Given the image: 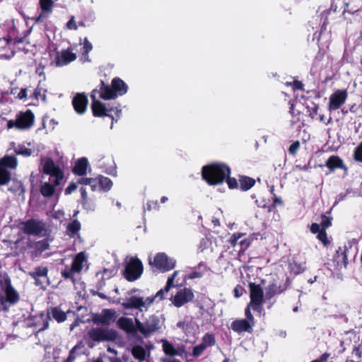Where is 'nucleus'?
Returning a JSON list of instances; mask_svg holds the SVG:
<instances>
[{"label":"nucleus","instance_id":"obj_54","mask_svg":"<svg viewBox=\"0 0 362 362\" xmlns=\"http://www.w3.org/2000/svg\"><path fill=\"white\" fill-rule=\"evenodd\" d=\"M300 147V143L299 141H294L288 148L289 154L295 156Z\"/></svg>","mask_w":362,"mask_h":362},{"label":"nucleus","instance_id":"obj_18","mask_svg":"<svg viewBox=\"0 0 362 362\" xmlns=\"http://www.w3.org/2000/svg\"><path fill=\"white\" fill-rule=\"evenodd\" d=\"M288 286V279L284 284H277L275 282L271 283L266 288L265 298L272 299L276 295H279L287 290Z\"/></svg>","mask_w":362,"mask_h":362},{"label":"nucleus","instance_id":"obj_12","mask_svg":"<svg viewBox=\"0 0 362 362\" xmlns=\"http://www.w3.org/2000/svg\"><path fill=\"white\" fill-rule=\"evenodd\" d=\"M250 289V305L255 311L260 312L262 310V304L264 302V291L259 284L253 282L249 283Z\"/></svg>","mask_w":362,"mask_h":362},{"label":"nucleus","instance_id":"obj_64","mask_svg":"<svg viewBox=\"0 0 362 362\" xmlns=\"http://www.w3.org/2000/svg\"><path fill=\"white\" fill-rule=\"evenodd\" d=\"M330 354L328 353H325L320 356V357L317 359L320 362H325L329 357Z\"/></svg>","mask_w":362,"mask_h":362},{"label":"nucleus","instance_id":"obj_59","mask_svg":"<svg viewBox=\"0 0 362 362\" xmlns=\"http://www.w3.org/2000/svg\"><path fill=\"white\" fill-rule=\"evenodd\" d=\"M244 288L240 285H237L234 288V296L235 298H239L243 295Z\"/></svg>","mask_w":362,"mask_h":362},{"label":"nucleus","instance_id":"obj_26","mask_svg":"<svg viewBox=\"0 0 362 362\" xmlns=\"http://www.w3.org/2000/svg\"><path fill=\"white\" fill-rule=\"evenodd\" d=\"M49 319V313H42L34 317L32 326L35 327L38 331H43L48 327Z\"/></svg>","mask_w":362,"mask_h":362},{"label":"nucleus","instance_id":"obj_14","mask_svg":"<svg viewBox=\"0 0 362 362\" xmlns=\"http://www.w3.org/2000/svg\"><path fill=\"white\" fill-rule=\"evenodd\" d=\"M117 317V312L113 309H103L100 314L95 315L93 321L96 325H110Z\"/></svg>","mask_w":362,"mask_h":362},{"label":"nucleus","instance_id":"obj_30","mask_svg":"<svg viewBox=\"0 0 362 362\" xmlns=\"http://www.w3.org/2000/svg\"><path fill=\"white\" fill-rule=\"evenodd\" d=\"M177 274L178 271H175L173 274L168 277L165 286L163 288L159 290L154 296L156 298H158L160 300H162L165 298L164 294L168 293L170 291V289L174 286V279H175Z\"/></svg>","mask_w":362,"mask_h":362},{"label":"nucleus","instance_id":"obj_36","mask_svg":"<svg viewBox=\"0 0 362 362\" xmlns=\"http://www.w3.org/2000/svg\"><path fill=\"white\" fill-rule=\"evenodd\" d=\"M49 313L58 322H62L66 320V313L62 310L59 308H53Z\"/></svg>","mask_w":362,"mask_h":362},{"label":"nucleus","instance_id":"obj_34","mask_svg":"<svg viewBox=\"0 0 362 362\" xmlns=\"http://www.w3.org/2000/svg\"><path fill=\"white\" fill-rule=\"evenodd\" d=\"M162 348L163 351L165 353V355L169 356H180V354L179 351L175 349V347L173 346V344L169 342L167 339H162Z\"/></svg>","mask_w":362,"mask_h":362},{"label":"nucleus","instance_id":"obj_39","mask_svg":"<svg viewBox=\"0 0 362 362\" xmlns=\"http://www.w3.org/2000/svg\"><path fill=\"white\" fill-rule=\"evenodd\" d=\"M81 223L76 219H74L69 223V240H71V237L79 235L78 232L81 230Z\"/></svg>","mask_w":362,"mask_h":362},{"label":"nucleus","instance_id":"obj_49","mask_svg":"<svg viewBox=\"0 0 362 362\" xmlns=\"http://www.w3.org/2000/svg\"><path fill=\"white\" fill-rule=\"evenodd\" d=\"M317 238L320 241H321L323 243L325 246L329 245L331 243L330 240L328 239L326 229L321 228V231L317 233Z\"/></svg>","mask_w":362,"mask_h":362},{"label":"nucleus","instance_id":"obj_58","mask_svg":"<svg viewBox=\"0 0 362 362\" xmlns=\"http://www.w3.org/2000/svg\"><path fill=\"white\" fill-rule=\"evenodd\" d=\"M310 231L313 234H317L321 231V226L317 223H313L310 226Z\"/></svg>","mask_w":362,"mask_h":362},{"label":"nucleus","instance_id":"obj_50","mask_svg":"<svg viewBox=\"0 0 362 362\" xmlns=\"http://www.w3.org/2000/svg\"><path fill=\"white\" fill-rule=\"evenodd\" d=\"M353 157L355 161L362 163V141L355 148Z\"/></svg>","mask_w":362,"mask_h":362},{"label":"nucleus","instance_id":"obj_55","mask_svg":"<svg viewBox=\"0 0 362 362\" xmlns=\"http://www.w3.org/2000/svg\"><path fill=\"white\" fill-rule=\"evenodd\" d=\"M251 307L252 305H250L249 303L245 310V315L246 317L245 320H247L249 322L255 325V318L251 313Z\"/></svg>","mask_w":362,"mask_h":362},{"label":"nucleus","instance_id":"obj_41","mask_svg":"<svg viewBox=\"0 0 362 362\" xmlns=\"http://www.w3.org/2000/svg\"><path fill=\"white\" fill-rule=\"evenodd\" d=\"M8 189L18 195L23 194L25 191L23 183L18 180H14Z\"/></svg>","mask_w":362,"mask_h":362},{"label":"nucleus","instance_id":"obj_4","mask_svg":"<svg viewBox=\"0 0 362 362\" xmlns=\"http://www.w3.org/2000/svg\"><path fill=\"white\" fill-rule=\"evenodd\" d=\"M98 89H93L90 93L91 105L90 108L93 115L95 117H108L111 119L110 128L112 129L114 122H117V119L112 115V112H115L117 117H119L121 114V110H118L117 107L105 104L97 98Z\"/></svg>","mask_w":362,"mask_h":362},{"label":"nucleus","instance_id":"obj_16","mask_svg":"<svg viewBox=\"0 0 362 362\" xmlns=\"http://www.w3.org/2000/svg\"><path fill=\"white\" fill-rule=\"evenodd\" d=\"M194 295L191 288H185L177 292L172 298L173 303L177 308H180L185 303L193 300Z\"/></svg>","mask_w":362,"mask_h":362},{"label":"nucleus","instance_id":"obj_24","mask_svg":"<svg viewBox=\"0 0 362 362\" xmlns=\"http://www.w3.org/2000/svg\"><path fill=\"white\" fill-rule=\"evenodd\" d=\"M87 261L85 252H80L74 258L71 268L69 269V278L71 273H80L82 271L83 263Z\"/></svg>","mask_w":362,"mask_h":362},{"label":"nucleus","instance_id":"obj_1","mask_svg":"<svg viewBox=\"0 0 362 362\" xmlns=\"http://www.w3.org/2000/svg\"><path fill=\"white\" fill-rule=\"evenodd\" d=\"M40 172L42 174L40 192L43 196L50 197L54 194L55 187L63 182L64 173L49 158L41 159Z\"/></svg>","mask_w":362,"mask_h":362},{"label":"nucleus","instance_id":"obj_21","mask_svg":"<svg viewBox=\"0 0 362 362\" xmlns=\"http://www.w3.org/2000/svg\"><path fill=\"white\" fill-rule=\"evenodd\" d=\"M117 325L119 329L129 334H136L139 332L136 324H134L132 318L126 317H120L117 322Z\"/></svg>","mask_w":362,"mask_h":362},{"label":"nucleus","instance_id":"obj_56","mask_svg":"<svg viewBox=\"0 0 362 362\" xmlns=\"http://www.w3.org/2000/svg\"><path fill=\"white\" fill-rule=\"evenodd\" d=\"M16 153L24 156H30L32 154V150L25 147H19L16 149Z\"/></svg>","mask_w":362,"mask_h":362},{"label":"nucleus","instance_id":"obj_28","mask_svg":"<svg viewBox=\"0 0 362 362\" xmlns=\"http://www.w3.org/2000/svg\"><path fill=\"white\" fill-rule=\"evenodd\" d=\"M111 85L115 94H117V98L118 96L124 95L127 93L128 86L119 77L114 78L112 80Z\"/></svg>","mask_w":362,"mask_h":362},{"label":"nucleus","instance_id":"obj_42","mask_svg":"<svg viewBox=\"0 0 362 362\" xmlns=\"http://www.w3.org/2000/svg\"><path fill=\"white\" fill-rule=\"evenodd\" d=\"M271 192L273 194V197H272V204L270 203V205H269V212L274 211L277 205L282 206L284 204V202L282 201L281 198L277 197L276 195V194L274 193V189L273 187L271 189Z\"/></svg>","mask_w":362,"mask_h":362},{"label":"nucleus","instance_id":"obj_53","mask_svg":"<svg viewBox=\"0 0 362 362\" xmlns=\"http://www.w3.org/2000/svg\"><path fill=\"white\" fill-rule=\"evenodd\" d=\"M228 187L230 189H235L238 188V182L235 177H231L230 175L225 180Z\"/></svg>","mask_w":362,"mask_h":362},{"label":"nucleus","instance_id":"obj_33","mask_svg":"<svg viewBox=\"0 0 362 362\" xmlns=\"http://www.w3.org/2000/svg\"><path fill=\"white\" fill-rule=\"evenodd\" d=\"M347 247L345 245L343 248L339 247L336 252L334 259L338 264L341 263L345 267H346L349 262L347 258Z\"/></svg>","mask_w":362,"mask_h":362},{"label":"nucleus","instance_id":"obj_62","mask_svg":"<svg viewBox=\"0 0 362 362\" xmlns=\"http://www.w3.org/2000/svg\"><path fill=\"white\" fill-rule=\"evenodd\" d=\"M64 211H57L54 213V218L56 219H59V220H62V218L64 217Z\"/></svg>","mask_w":362,"mask_h":362},{"label":"nucleus","instance_id":"obj_47","mask_svg":"<svg viewBox=\"0 0 362 362\" xmlns=\"http://www.w3.org/2000/svg\"><path fill=\"white\" fill-rule=\"evenodd\" d=\"M47 269L45 267H39L31 274L33 278H42L46 280Z\"/></svg>","mask_w":362,"mask_h":362},{"label":"nucleus","instance_id":"obj_10","mask_svg":"<svg viewBox=\"0 0 362 362\" xmlns=\"http://www.w3.org/2000/svg\"><path fill=\"white\" fill-rule=\"evenodd\" d=\"M18 165L17 159L12 156H6L0 159V185H6L11 180L9 170H14Z\"/></svg>","mask_w":362,"mask_h":362},{"label":"nucleus","instance_id":"obj_17","mask_svg":"<svg viewBox=\"0 0 362 362\" xmlns=\"http://www.w3.org/2000/svg\"><path fill=\"white\" fill-rule=\"evenodd\" d=\"M245 235L246 234L243 233H235L228 240V243L232 247H235L236 245H239L240 247L238 250L239 254L244 253L251 244V240L250 238H243L240 240L242 238L245 236Z\"/></svg>","mask_w":362,"mask_h":362},{"label":"nucleus","instance_id":"obj_20","mask_svg":"<svg viewBox=\"0 0 362 362\" xmlns=\"http://www.w3.org/2000/svg\"><path fill=\"white\" fill-rule=\"evenodd\" d=\"M88 103V100L85 93H77L72 100V105L78 114H83Z\"/></svg>","mask_w":362,"mask_h":362},{"label":"nucleus","instance_id":"obj_35","mask_svg":"<svg viewBox=\"0 0 362 362\" xmlns=\"http://www.w3.org/2000/svg\"><path fill=\"white\" fill-rule=\"evenodd\" d=\"M96 179L99 184V189L104 192L110 190L113 183L109 177L100 175L96 177Z\"/></svg>","mask_w":362,"mask_h":362},{"label":"nucleus","instance_id":"obj_31","mask_svg":"<svg viewBox=\"0 0 362 362\" xmlns=\"http://www.w3.org/2000/svg\"><path fill=\"white\" fill-rule=\"evenodd\" d=\"M240 189L242 191H247L250 189L255 185V180L245 175L239 176Z\"/></svg>","mask_w":362,"mask_h":362},{"label":"nucleus","instance_id":"obj_27","mask_svg":"<svg viewBox=\"0 0 362 362\" xmlns=\"http://www.w3.org/2000/svg\"><path fill=\"white\" fill-rule=\"evenodd\" d=\"M88 165V159L85 157H82L74 162L72 172L74 175L81 176L82 177L87 173Z\"/></svg>","mask_w":362,"mask_h":362},{"label":"nucleus","instance_id":"obj_3","mask_svg":"<svg viewBox=\"0 0 362 362\" xmlns=\"http://www.w3.org/2000/svg\"><path fill=\"white\" fill-rule=\"evenodd\" d=\"M0 310L7 311L10 305L16 304L20 294L13 286L11 279L6 272L0 273Z\"/></svg>","mask_w":362,"mask_h":362},{"label":"nucleus","instance_id":"obj_52","mask_svg":"<svg viewBox=\"0 0 362 362\" xmlns=\"http://www.w3.org/2000/svg\"><path fill=\"white\" fill-rule=\"evenodd\" d=\"M290 271L294 274H299L304 272V268L296 262L290 263L289 264Z\"/></svg>","mask_w":362,"mask_h":362},{"label":"nucleus","instance_id":"obj_51","mask_svg":"<svg viewBox=\"0 0 362 362\" xmlns=\"http://www.w3.org/2000/svg\"><path fill=\"white\" fill-rule=\"evenodd\" d=\"M206 346H204V344H198L195 346L193 347L192 349V356L195 357V358H198L201 355H202V354L204 353V351L206 350Z\"/></svg>","mask_w":362,"mask_h":362},{"label":"nucleus","instance_id":"obj_40","mask_svg":"<svg viewBox=\"0 0 362 362\" xmlns=\"http://www.w3.org/2000/svg\"><path fill=\"white\" fill-rule=\"evenodd\" d=\"M146 350L143 346L137 345L132 348V354L136 359L143 361L146 357Z\"/></svg>","mask_w":362,"mask_h":362},{"label":"nucleus","instance_id":"obj_8","mask_svg":"<svg viewBox=\"0 0 362 362\" xmlns=\"http://www.w3.org/2000/svg\"><path fill=\"white\" fill-rule=\"evenodd\" d=\"M149 264L153 271L166 272L175 268L176 262L175 259L168 257L164 252H159L156 255L153 259L149 258Z\"/></svg>","mask_w":362,"mask_h":362},{"label":"nucleus","instance_id":"obj_57","mask_svg":"<svg viewBox=\"0 0 362 362\" xmlns=\"http://www.w3.org/2000/svg\"><path fill=\"white\" fill-rule=\"evenodd\" d=\"M304 84L302 81L298 80H294L292 81V88L294 91L296 90H303Z\"/></svg>","mask_w":362,"mask_h":362},{"label":"nucleus","instance_id":"obj_63","mask_svg":"<svg viewBox=\"0 0 362 362\" xmlns=\"http://www.w3.org/2000/svg\"><path fill=\"white\" fill-rule=\"evenodd\" d=\"M69 30H71V29H77V25L74 23V16H71L69 18Z\"/></svg>","mask_w":362,"mask_h":362},{"label":"nucleus","instance_id":"obj_37","mask_svg":"<svg viewBox=\"0 0 362 362\" xmlns=\"http://www.w3.org/2000/svg\"><path fill=\"white\" fill-rule=\"evenodd\" d=\"M68 62V51L63 50L61 52H57L55 57V64L57 66L66 65Z\"/></svg>","mask_w":362,"mask_h":362},{"label":"nucleus","instance_id":"obj_43","mask_svg":"<svg viewBox=\"0 0 362 362\" xmlns=\"http://www.w3.org/2000/svg\"><path fill=\"white\" fill-rule=\"evenodd\" d=\"M331 11L337 12V5L334 3V1H332L330 8L326 11H324L322 15L325 17L323 25L328 24V16L330 14Z\"/></svg>","mask_w":362,"mask_h":362},{"label":"nucleus","instance_id":"obj_48","mask_svg":"<svg viewBox=\"0 0 362 362\" xmlns=\"http://www.w3.org/2000/svg\"><path fill=\"white\" fill-rule=\"evenodd\" d=\"M160 208V206L158 200H149L147 202L146 206L144 207V211H158Z\"/></svg>","mask_w":362,"mask_h":362},{"label":"nucleus","instance_id":"obj_44","mask_svg":"<svg viewBox=\"0 0 362 362\" xmlns=\"http://www.w3.org/2000/svg\"><path fill=\"white\" fill-rule=\"evenodd\" d=\"M73 239V243L71 246H69V250L76 251L77 250H80L83 240L80 235H75V237H71Z\"/></svg>","mask_w":362,"mask_h":362},{"label":"nucleus","instance_id":"obj_15","mask_svg":"<svg viewBox=\"0 0 362 362\" xmlns=\"http://www.w3.org/2000/svg\"><path fill=\"white\" fill-rule=\"evenodd\" d=\"M348 94L346 90H337L329 97V110H338L346 102Z\"/></svg>","mask_w":362,"mask_h":362},{"label":"nucleus","instance_id":"obj_45","mask_svg":"<svg viewBox=\"0 0 362 362\" xmlns=\"http://www.w3.org/2000/svg\"><path fill=\"white\" fill-rule=\"evenodd\" d=\"M256 203L258 207L265 209H267V212H269L270 205V199L269 197H260L259 199L256 200Z\"/></svg>","mask_w":362,"mask_h":362},{"label":"nucleus","instance_id":"obj_60","mask_svg":"<svg viewBox=\"0 0 362 362\" xmlns=\"http://www.w3.org/2000/svg\"><path fill=\"white\" fill-rule=\"evenodd\" d=\"M93 48L91 43L88 41H86L83 46V54H88Z\"/></svg>","mask_w":362,"mask_h":362},{"label":"nucleus","instance_id":"obj_9","mask_svg":"<svg viewBox=\"0 0 362 362\" xmlns=\"http://www.w3.org/2000/svg\"><path fill=\"white\" fill-rule=\"evenodd\" d=\"M35 116L31 110L20 112L15 120L11 119L7 123L8 129L16 128L25 130L30 129L34 124Z\"/></svg>","mask_w":362,"mask_h":362},{"label":"nucleus","instance_id":"obj_19","mask_svg":"<svg viewBox=\"0 0 362 362\" xmlns=\"http://www.w3.org/2000/svg\"><path fill=\"white\" fill-rule=\"evenodd\" d=\"M96 88L100 99L107 100L117 98V94H115L112 85L106 84L103 80H100Z\"/></svg>","mask_w":362,"mask_h":362},{"label":"nucleus","instance_id":"obj_32","mask_svg":"<svg viewBox=\"0 0 362 362\" xmlns=\"http://www.w3.org/2000/svg\"><path fill=\"white\" fill-rule=\"evenodd\" d=\"M208 270H209L208 266L205 263L201 262L194 268L193 272L188 274L187 278L189 279L200 278Z\"/></svg>","mask_w":362,"mask_h":362},{"label":"nucleus","instance_id":"obj_11","mask_svg":"<svg viewBox=\"0 0 362 362\" xmlns=\"http://www.w3.org/2000/svg\"><path fill=\"white\" fill-rule=\"evenodd\" d=\"M88 336L95 341H112L117 338L118 334L112 329L93 328L88 332Z\"/></svg>","mask_w":362,"mask_h":362},{"label":"nucleus","instance_id":"obj_7","mask_svg":"<svg viewBox=\"0 0 362 362\" xmlns=\"http://www.w3.org/2000/svg\"><path fill=\"white\" fill-rule=\"evenodd\" d=\"M135 322L139 332L145 337H148L153 333L159 332L163 325V322L160 320L159 317L155 315H151L144 322H141L136 318Z\"/></svg>","mask_w":362,"mask_h":362},{"label":"nucleus","instance_id":"obj_29","mask_svg":"<svg viewBox=\"0 0 362 362\" xmlns=\"http://www.w3.org/2000/svg\"><path fill=\"white\" fill-rule=\"evenodd\" d=\"M145 306V302L141 297L133 296L127 298L125 302L122 303V307L125 309H139Z\"/></svg>","mask_w":362,"mask_h":362},{"label":"nucleus","instance_id":"obj_5","mask_svg":"<svg viewBox=\"0 0 362 362\" xmlns=\"http://www.w3.org/2000/svg\"><path fill=\"white\" fill-rule=\"evenodd\" d=\"M81 185L82 187L80 189L81 195V204L83 207L88 211H94L95 208V204L88 198L87 192L84 186L89 185L92 191H96L99 189V184L96 177H79L76 182H71L69 183V194L73 191L76 190L78 185Z\"/></svg>","mask_w":362,"mask_h":362},{"label":"nucleus","instance_id":"obj_46","mask_svg":"<svg viewBox=\"0 0 362 362\" xmlns=\"http://www.w3.org/2000/svg\"><path fill=\"white\" fill-rule=\"evenodd\" d=\"M332 217L326 214L321 215L320 226L322 229H327L332 226Z\"/></svg>","mask_w":362,"mask_h":362},{"label":"nucleus","instance_id":"obj_23","mask_svg":"<svg viewBox=\"0 0 362 362\" xmlns=\"http://www.w3.org/2000/svg\"><path fill=\"white\" fill-rule=\"evenodd\" d=\"M40 13L37 18V22L43 21L48 18L52 12L54 1L53 0H40Z\"/></svg>","mask_w":362,"mask_h":362},{"label":"nucleus","instance_id":"obj_61","mask_svg":"<svg viewBox=\"0 0 362 362\" xmlns=\"http://www.w3.org/2000/svg\"><path fill=\"white\" fill-rule=\"evenodd\" d=\"M18 98L23 100L27 98V88H22L18 94Z\"/></svg>","mask_w":362,"mask_h":362},{"label":"nucleus","instance_id":"obj_6","mask_svg":"<svg viewBox=\"0 0 362 362\" xmlns=\"http://www.w3.org/2000/svg\"><path fill=\"white\" fill-rule=\"evenodd\" d=\"M143 272L144 267L142 262L136 257H132L130 259L126 262L122 275L127 281L133 282L141 277Z\"/></svg>","mask_w":362,"mask_h":362},{"label":"nucleus","instance_id":"obj_2","mask_svg":"<svg viewBox=\"0 0 362 362\" xmlns=\"http://www.w3.org/2000/svg\"><path fill=\"white\" fill-rule=\"evenodd\" d=\"M230 174V168L224 163H213L202 168V177L209 185L223 183Z\"/></svg>","mask_w":362,"mask_h":362},{"label":"nucleus","instance_id":"obj_38","mask_svg":"<svg viewBox=\"0 0 362 362\" xmlns=\"http://www.w3.org/2000/svg\"><path fill=\"white\" fill-rule=\"evenodd\" d=\"M216 342L215 335L213 333L207 332L203 336L200 344H204V346H206V348H208L214 346Z\"/></svg>","mask_w":362,"mask_h":362},{"label":"nucleus","instance_id":"obj_25","mask_svg":"<svg viewBox=\"0 0 362 362\" xmlns=\"http://www.w3.org/2000/svg\"><path fill=\"white\" fill-rule=\"evenodd\" d=\"M325 166L327 167L330 171L333 172L336 169H342L347 172L348 168L344 163L343 160L338 156H330L326 161Z\"/></svg>","mask_w":362,"mask_h":362},{"label":"nucleus","instance_id":"obj_13","mask_svg":"<svg viewBox=\"0 0 362 362\" xmlns=\"http://www.w3.org/2000/svg\"><path fill=\"white\" fill-rule=\"evenodd\" d=\"M19 227L23 233L28 235H44L46 233L45 223L35 219L21 223Z\"/></svg>","mask_w":362,"mask_h":362},{"label":"nucleus","instance_id":"obj_22","mask_svg":"<svg viewBox=\"0 0 362 362\" xmlns=\"http://www.w3.org/2000/svg\"><path fill=\"white\" fill-rule=\"evenodd\" d=\"M253 326L254 324L245 319L235 320L231 323V329L239 334L242 332L252 333Z\"/></svg>","mask_w":362,"mask_h":362}]
</instances>
